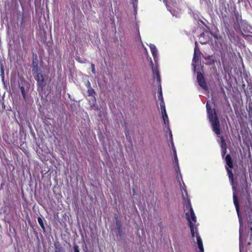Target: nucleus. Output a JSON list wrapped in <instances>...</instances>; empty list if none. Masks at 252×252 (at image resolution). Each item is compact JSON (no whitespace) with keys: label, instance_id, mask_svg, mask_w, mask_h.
Returning <instances> with one entry per match:
<instances>
[{"label":"nucleus","instance_id":"nucleus-9","mask_svg":"<svg viewBox=\"0 0 252 252\" xmlns=\"http://www.w3.org/2000/svg\"><path fill=\"white\" fill-rule=\"evenodd\" d=\"M221 60L224 70L227 71L229 69L230 60L225 58L224 54H221Z\"/></svg>","mask_w":252,"mask_h":252},{"label":"nucleus","instance_id":"nucleus-5","mask_svg":"<svg viewBox=\"0 0 252 252\" xmlns=\"http://www.w3.org/2000/svg\"><path fill=\"white\" fill-rule=\"evenodd\" d=\"M225 162L226 163V168L227 171L228 175L229 177V181L231 185L233 184V175L231 170L229 168H232L233 163L231 157L229 155H227L225 158Z\"/></svg>","mask_w":252,"mask_h":252},{"label":"nucleus","instance_id":"nucleus-18","mask_svg":"<svg viewBox=\"0 0 252 252\" xmlns=\"http://www.w3.org/2000/svg\"><path fill=\"white\" fill-rule=\"evenodd\" d=\"M37 220H38V222L39 224L40 225V226L42 227V228L43 230H44L45 228H44V223H43L42 219L39 217V218H38Z\"/></svg>","mask_w":252,"mask_h":252},{"label":"nucleus","instance_id":"nucleus-2","mask_svg":"<svg viewBox=\"0 0 252 252\" xmlns=\"http://www.w3.org/2000/svg\"><path fill=\"white\" fill-rule=\"evenodd\" d=\"M206 109L208 118L211 124L213 131L219 137L218 141L220 143L221 148V155L222 157H224L226 153L227 147L223 137L220 136V124L216 110L211 108L208 102L206 104Z\"/></svg>","mask_w":252,"mask_h":252},{"label":"nucleus","instance_id":"nucleus-33","mask_svg":"<svg viewBox=\"0 0 252 252\" xmlns=\"http://www.w3.org/2000/svg\"><path fill=\"white\" fill-rule=\"evenodd\" d=\"M29 224H31V223L30 221H29Z\"/></svg>","mask_w":252,"mask_h":252},{"label":"nucleus","instance_id":"nucleus-34","mask_svg":"<svg viewBox=\"0 0 252 252\" xmlns=\"http://www.w3.org/2000/svg\"><path fill=\"white\" fill-rule=\"evenodd\" d=\"M251 34H252V32H251Z\"/></svg>","mask_w":252,"mask_h":252},{"label":"nucleus","instance_id":"nucleus-6","mask_svg":"<svg viewBox=\"0 0 252 252\" xmlns=\"http://www.w3.org/2000/svg\"><path fill=\"white\" fill-rule=\"evenodd\" d=\"M195 47L194 48V56L192 60V65L193 67V69L194 71H195L196 65V63L199 60V55L200 54V52L199 50L197 47V42H195Z\"/></svg>","mask_w":252,"mask_h":252},{"label":"nucleus","instance_id":"nucleus-28","mask_svg":"<svg viewBox=\"0 0 252 252\" xmlns=\"http://www.w3.org/2000/svg\"><path fill=\"white\" fill-rule=\"evenodd\" d=\"M249 109H252V106H251V105H249Z\"/></svg>","mask_w":252,"mask_h":252},{"label":"nucleus","instance_id":"nucleus-24","mask_svg":"<svg viewBox=\"0 0 252 252\" xmlns=\"http://www.w3.org/2000/svg\"><path fill=\"white\" fill-rule=\"evenodd\" d=\"M92 71L94 74L95 73L94 65V64H91Z\"/></svg>","mask_w":252,"mask_h":252},{"label":"nucleus","instance_id":"nucleus-23","mask_svg":"<svg viewBox=\"0 0 252 252\" xmlns=\"http://www.w3.org/2000/svg\"><path fill=\"white\" fill-rule=\"evenodd\" d=\"M74 252H79V246L75 245L74 246Z\"/></svg>","mask_w":252,"mask_h":252},{"label":"nucleus","instance_id":"nucleus-30","mask_svg":"<svg viewBox=\"0 0 252 252\" xmlns=\"http://www.w3.org/2000/svg\"><path fill=\"white\" fill-rule=\"evenodd\" d=\"M88 85H89V86H90V82H88Z\"/></svg>","mask_w":252,"mask_h":252},{"label":"nucleus","instance_id":"nucleus-29","mask_svg":"<svg viewBox=\"0 0 252 252\" xmlns=\"http://www.w3.org/2000/svg\"><path fill=\"white\" fill-rule=\"evenodd\" d=\"M2 107H3V108H5V105L3 103H2Z\"/></svg>","mask_w":252,"mask_h":252},{"label":"nucleus","instance_id":"nucleus-25","mask_svg":"<svg viewBox=\"0 0 252 252\" xmlns=\"http://www.w3.org/2000/svg\"><path fill=\"white\" fill-rule=\"evenodd\" d=\"M0 70H1V73L3 74L4 73V69H3V66H2V64L1 65Z\"/></svg>","mask_w":252,"mask_h":252},{"label":"nucleus","instance_id":"nucleus-14","mask_svg":"<svg viewBox=\"0 0 252 252\" xmlns=\"http://www.w3.org/2000/svg\"><path fill=\"white\" fill-rule=\"evenodd\" d=\"M180 178H181V181H182V184L183 185H182V184L181 183V182H180V181L179 180V182L180 186V187H181V191H184V192H185V194H184L183 193H182L183 198V199H185L186 196H187V197L188 196L186 187L185 186V183L183 181L182 177H180Z\"/></svg>","mask_w":252,"mask_h":252},{"label":"nucleus","instance_id":"nucleus-27","mask_svg":"<svg viewBox=\"0 0 252 252\" xmlns=\"http://www.w3.org/2000/svg\"><path fill=\"white\" fill-rule=\"evenodd\" d=\"M29 127V128L30 129L31 131H32V126L30 125Z\"/></svg>","mask_w":252,"mask_h":252},{"label":"nucleus","instance_id":"nucleus-31","mask_svg":"<svg viewBox=\"0 0 252 252\" xmlns=\"http://www.w3.org/2000/svg\"><path fill=\"white\" fill-rule=\"evenodd\" d=\"M205 41V40L204 39L202 38V41Z\"/></svg>","mask_w":252,"mask_h":252},{"label":"nucleus","instance_id":"nucleus-20","mask_svg":"<svg viewBox=\"0 0 252 252\" xmlns=\"http://www.w3.org/2000/svg\"><path fill=\"white\" fill-rule=\"evenodd\" d=\"M88 92L89 95H93L94 94V90L92 88H90L88 90Z\"/></svg>","mask_w":252,"mask_h":252},{"label":"nucleus","instance_id":"nucleus-4","mask_svg":"<svg viewBox=\"0 0 252 252\" xmlns=\"http://www.w3.org/2000/svg\"><path fill=\"white\" fill-rule=\"evenodd\" d=\"M149 61L150 62V64H151V67L152 68L153 75L154 76H156V77L157 78V81L158 82V99L160 101H163V96H162V90H161V84H160L161 79H160V77L159 72H158V69L153 67V62L152 61V59H151V58H150Z\"/></svg>","mask_w":252,"mask_h":252},{"label":"nucleus","instance_id":"nucleus-15","mask_svg":"<svg viewBox=\"0 0 252 252\" xmlns=\"http://www.w3.org/2000/svg\"><path fill=\"white\" fill-rule=\"evenodd\" d=\"M55 252H65L59 243V242H56L54 244Z\"/></svg>","mask_w":252,"mask_h":252},{"label":"nucleus","instance_id":"nucleus-12","mask_svg":"<svg viewBox=\"0 0 252 252\" xmlns=\"http://www.w3.org/2000/svg\"><path fill=\"white\" fill-rule=\"evenodd\" d=\"M36 80H37L38 86H40L41 87H43V86H45L46 81H45L42 74L38 73L36 77Z\"/></svg>","mask_w":252,"mask_h":252},{"label":"nucleus","instance_id":"nucleus-1","mask_svg":"<svg viewBox=\"0 0 252 252\" xmlns=\"http://www.w3.org/2000/svg\"><path fill=\"white\" fill-rule=\"evenodd\" d=\"M184 210L186 212V217L188 221L190 227L191 234L192 237L196 236L198 248L200 252H204L203 243L200 236L199 235L197 228L196 217L192 208L189 199L184 202Z\"/></svg>","mask_w":252,"mask_h":252},{"label":"nucleus","instance_id":"nucleus-3","mask_svg":"<svg viewBox=\"0 0 252 252\" xmlns=\"http://www.w3.org/2000/svg\"><path fill=\"white\" fill-rule=\"evenodd\" d=\"M19 87L23 98L26 101L29 98V92L31 88V84L26 80H21L19 84Z\"/></svg>","mask_w":252,"mask_h":252},{"label":"nucleus","instance_id":"nucleus-21","mask_svg":"<svg viewBox=\"0 0 252 252\" xmlns=\"http://www.w3.org/2000/svg\"><path fill=\"white\" fill-rule=\"evenodd\" d=\"M170 143H171V146H172V149L173 150V153H175V151H176V149H175V146L174 145L173 139H171V140H170Z\"/></svg>","mask_w":252,"mask_h":252},{"label":"nucleus","instance_id":"nucleus-13","mask_svg":"<svg viewBox=\"0 0 252 252\" xmlns=\"http://www.w3.org/2000/svg\"><path fill=\"white\" fill-rule=\"evenodd\" d=\"M208 34V32L202 33L200 34L199 39L201 44H205L208 42L209 38Z\"/></svg>","mask_w":252,"mask_h":252},{"label":"nucleus","instance_id":"nucleus-16","mask_svg":"<svg viewBox=\"0 0 252 252\" xmlns=\"http://www.w3.org/2000/svg\"><path fill=\"white\" fill-rule=\"evenodd\" d=\"M160 106L161 108V114L164 115V117H167V113L165 110V104L163 101L160 102Z\"/></svg>","mask_w":252,"mask_h":252},{"label":"nucleus","instance_id":"nucleus-17","mask_svg":"<svg viewBox=\"0 0 252 252\" xmlns=\"http://www.w3.org/2000/svg\"><path fill=\"white\" fill-rule=\"evenodd\" d=\"M162 117L164 125H166V126L167 127L168 126H169V120H168V116L167 115V117H164V115H162Z\"/></svg>","mask_w":252,"mask_h":252},{"label":"nucleus","instance_id":"nucleus-26","mask_svg":"<svg viewBox=\"0 0 252 252\" xmlns=\"http://www.w3.org/2000/svg\"><path fill=\"white\" fill-rule=\"evenodd\" d=\"M240 252H241V244H240Z\"/></svg>","mask_w":252,"mask_h":252},{"label":"nucleus","instance_id":"nucleus-32","mask_svg":"<svg viewBox=\"0 0 252 252\" xmlns=\"http://www.w3.org/2000/svg\"><path fill=\"white\" fill-rule=\"evenodd\" d=\"M32 65H34V62L33 61L32 62Z\"/></svg>","mask_w":252,"mask_h":252},{"label":"nucleus","instance_id":"nucleus-11","mask_svg":"<svg viewBox=\"0 0 252 252\" xmlns=\"http://www.w3.org/2000/svg\"><path fill=\"white\" fill-rule=\"evenodd\" d=\"M149 46L151 49L154 61L155 63H157L158 60L157 48H156V46L153 44H150Z\"/></svg>","mask_w":252,"mask_h":252},{"label":"nucleus","instance_id":"nucleus-10","mask_svg":"<svg viewBox=\"0 0 252 252\" xmlns=\"http://www.w3.org/2000/svg\"><path fill=\"white\" fill-rule=\"evenodd\" d=\"M173 154H174V159L173 161H174V166H175V169L177 173V178H178L179 175L181 177V172L180 170L176 151H175V153H173Z\"/></svg>","mask_w":252,"mask_h":252},{"label":"nucleus","instance_id":"nucleus-8","mask_svg":"<svg viewBox=\"0 0 252 252\" xmlns=\"http://www.w3.org/2000/svg\"><path fill=\"white\" fill-rule=\"evenodd\" d=\"M197 80L199 85L204 90H207V86L204 76L201 72L197 73Z\"/></svg>","mask_w":252,"mask_h":252},{"label":"nucleus","instance_id":"nucleus-19","mask_svg":"<svg viewBox=\"0 0 252 252\" xmlns=\"http://www.w3.org/2000/svg\"><path fill=\"white\" fill-rule=\"evenodd\" d=\"M21 39H22V42L23 43V49L24 50H26L27 49V44H26V43L25 39L24 38V37H21Z\"/></svg>","mask_w":252,"mask_h":252},{"label":"nucleus","instance_id":"nucleus-7","mask_svg":"<svg viewBox=\"0 0 252 252\" xmlns=\"http://www.w3.org/2000/svg\"><path fill=\"white\" fill-rule=\"evenodd\" d=\"M233 202H234V204L235 206L237 215H238V217L239 218V223H240V233H241V227L242 225V217L240 215V213L238 201L237 197L235 194H233Z\"/></svg>","mask_w":252,"mask_h":252},{"label":"nucleus","instance_id":"nucleus-22","mask_svg":"<svg viewBox=\"0 0 252 252\" xmlns=\"http://www.w3.org/2000/svg\"><path fill=\"white\" fill-rule=\"evenodd\" d=\"M167 130L169 132V136H170V140H171V139H173V138H172V133H171V131L170 129L169 128V126H168L167 127Z\"/></svg>","mask_w":252,"mask_h":252}]
</instances>
